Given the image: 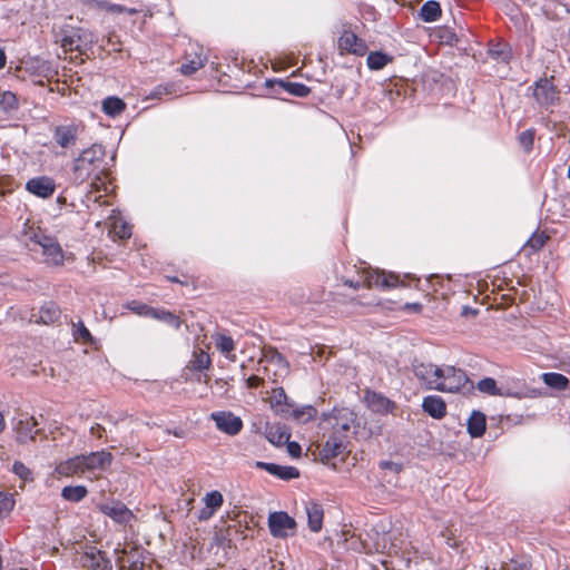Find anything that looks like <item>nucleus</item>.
<instances>
[{
  "label": "nucleus",
  "mask_w": 570,
  "mask_h": 570,
  "mask_svg": "<svg viewBox=\"0 0 570 570\" xmlns=\"http://www.w3.org/2000/svg\"><path fill=\"white\" fill-rule=\"evenodd\" d=\"M174 83H160L151 89L148 99H161L163 96L171 95L174 92Z\"/></svg>",
  "instance_id": "8fccbe9b"
},
{
  "label": "nucleus",
  "mask_w": 570,
  "mask_h": 570,
  "mask_svg": "<svg viewBox=\"0 0 570 570\" xmlns=\"http://www.w3.org/2000/svg\"><path fill=\"white\" fill-rule=\"evenodd\" d=\"M391 61L392 57L380 50L370 52L366 58V65L371 70H381Z\"/></svg>",
  "instance_id": "473e14b6"
},
{
  "label": "nucleus",
  "mask_w": 570,
  "mask_h": 570,
  "mask_svg": "<svg viewBox=\"0 0 570 570\" xmlns=\"http://www.w3.org/2000/svg\"><path fill=\"white\" fill-rule=\"evenodd\" d=\"M101 109L107 116L115 118L126 109V104L117 96H108L102 100Z\"/></svg>",
  "instance_id": "7c9ffc66"
},
{
  "label": "nucleus",
  "mask_w": 570,
  "mask_h": 570,
  "mask_svg": "<svg viewBox=\"0 0 570 570\" xmlns=\"http://www.w3.org/2000/svg\"><path fill=\"white\" fill-rule=\"evenodd\" d=\"M542 382L556 391H564L569 386V379L557 372H546L541 375Z\"/></svg>",
  "instance_id": "c756f323"
},
{
  "label": "nucleus",
  "mask_w": 570,
  "mask_h": 570,
  "mask_svg": "<svg viewBox=\"0 0 570 570\" xmlns=\"http://www.w3.org/2000/svg\"><path fill=\"white\" fill-rule=\"evenodd\" d=\"M24 188L38 198L48 199L55 194L57 185L53 178L42 175L28 179Z\"/></svg>",
  "instance_id": "f8f14e48"
},
{
  "label": "nucleus",
  "mask_w": 570,
  "mask_h": 570,
  "mask_svg": "<svg viewBox=\"0 0 570 570\" xmlns=\"http://www.w3.org/2000/svg\"><path fill=\"white\" fill-rule=\"evenodd\" d=\"M88 494V489L86 485L78 484V485H66L61 490V498L65 501L71 502V503H78L82 501Z\"/></svg>",
  "instance_id": "2f4dec72"
},
{
  "label": "nucleus",
  "mask_w": 570,
  "mask_h": 570,
  "mask_svg": "<svg viewBox=\"0 0 570 570\" xmlns=\"http://www.w3.org/2000/svg\"><path fill=\"white\" fill-rule=\"evenodd\" d=\"M267 438L271 443L275 445H283L289 440L291 433L286 426L277 425L275 428H271Z\"/></svg>",
  "instance_id": "e433bc0d"
},
{
  "label": "nucleus",
  "mask_w": 570,
  "mask_h": 570,
  "mask_svg": "<svg viewBox=\"0 0 570 570\" xmlns=\"http://www.w3.org/2000/svg\"><path fill=\"white\" fill-rule=\"evenodd\" d=\"M150 318L164 322L176 330H178L181 325L179 316L165 308L154 307Z\"/></svg>",
  "instance_id": "72a5a7b5"
},
{
  "label": "nucleus",
  "mask_w": 570,
  "mask_h": 570,
  "mask_svg": "<svg viewBox=\"0 0 570 570\" xmlns=\"http://www.w3.org/2000/svg\"><path fill=\"white\" fill-rule=\"evenodd\" d=\"M82 455L86 471L106 470L112 463L114 456L106 450L94 451Z\"/></svg>",
  "instance_id": "a211bd4d"
},
{
  "label": "nucleus",
  "mask_w": 570,
  "mask_h": 570,
  "mask_svg": "<svg viewBox=\"0 0 570 570\" xmlns=\"http://www.w3.org/2000/svg\"><path fill=\"white\" fill-rule=\"evenodd\" d=\"M216 428L223 433L235 436L243 430V421L230 411H216L210 414Z\"/></svg>",
  "instance_id": "9d476101"
},
{
  "label": "nucleus",
  "mask_w": 570,
  "mask_h": 570,
  "mask_svg": "<svg viewBox=\"0 0 570 570\" xmlns=\"http://www.w3.org/2000/svg\"><path fill=\"white\" fill-rule=\"evenodd\" d=\"M321 421L330 422L333 430L332 433L343 435L346 439L352 428H360L356 412L346 406H334L331 411L323 412Z\"/></svg>",
  "instance_id": "7ed1b4c3"
},
{
  "label": "nucleus",
  "mask_w": 570,
  "mask_h": 570,
  "mask_svg": "<svg viewBox=\"0 0 570 570\" xmlns=\"http://www.w3.org/2000/svg\"><path fill=\"white\" fill-rule=\"evenodd\" d=\"M264 357L267 362L275 364L279 367L288 368L289 363L285 358V356L278 352L276 348H268L264 353Z\"/></svg>",
  "instance_id": "c03bdc74"
},
{
  "label": "nucleus",
  "mask_w": 570,
  "mask_h": 570,
  "mask_svg": "<svg viewBox=\"0 0 570 570\" xmlns=\"http://www.w3.org/2000/svg\"><path fill=\"white\" fill-rule=\"evenodd\" d=\"M37 421L33 417L19 420L17 424V441L20 444H26L29 441H33L38 430H36Z\"/></svg>",
  "instance_id": "393cba45"
},
{
  "label": "nucleus",
  "mask_w": 570,
  "mask_h": 570,
  "mask_svg": "<svg viewBox=\"0 0 570 570\" xmlns=\"http://www.w3.org/2000/svg\"><path fill=\"white\" fill-rule=\"evenodd\" d=\"M478 313H479V311L476 308H472V307H470L468 305H464L462 307V311H461V315L465 316V317H468V316H476Z\"/></svg>",
  "instance_id": "680f3d73"
},
{
  "label": "nucleus",
  "mask_w": 570,
  "mask_h": 570,
  "mask_svg": "<svg viewBox=\"0 0 570 570\" xmlns=\"http://www.w3.org/2000/svg\"><path fill=\"white\" fill-rule=\"evenodd\" d=\"M399 275L394 273L386 274L379 269H372L371 267L363 269L362 281L346 279L344 284L353 289H358L362 285L366 287H380L383 291H390L399 286Z\"/></svg>",
  "instance_id": "20e7f679"
},
{
  "label": "nucleus",
  "mask_w": 570,
  "mask_h": 570,
  "mask_svg": "<svg viewBox=\"0 0 570 570\" xmlns=\"http://www.w3.org/2000/svg\"><path fill=\"white\" fill-rule=\"evenodd\" d=\"M230 540L223 533L217 532L213 537V543L217 547H225L229 546Z\"/></svg>",
  "instance_id": "4d7b16f0"
},
{
  "label": "nucleus",
  "mask_w": 570,
  "mask_h": 570,
  "mask_svg": "<svg viewBox=\"0 0 570 570\" xmlns=\"http://www.w3.org/2000/svg\"><path fill=\"white\" fill-rule=\"evenodd\" d=\"M131 236L130 227H128L126 224L122 225L120 230V237L121 238H129Z\"/></svg>",
  "instance_id": "0e129e2a"
},
{
  "label": "nucleus",
  "mask_w": 570,
  "mask_h": 570,
  "mask_svg": "<svg viewBox=\"0 0 570 570\" xmlns=\"http://www.w3.org/2000/svg\"><path fill=\"white\" fill-rule=\"evenodd\" d=\"M268 529L272 537L285 539L296 531V520L286 511H273L267 518Z\"/></svg>",
  "instance_id": "6e6552de"
},
{
  "label": "nucleus",
  "mask_w": 570,
  "mask_h": 570,
  "mask_svg": "<svg viewBox=\"0 0 570 570\" xmlns=\"http://www.w3.org/2000/svg\"><path fill=\"white\" fill-rule=\"evenodd\" d=\"M412 367L414 376L425 390H435L442 373L441 366L432 363H415Z\"/></svg>",
  "instance_id": "9b49d317"
},
{
  "label": "nucleus",
  "mask_w": 570,
  "mask_h": 570,
  "mask_svg": "<svg viewBox=\"0 0 570 570\" xmlns=\"http://www.w3.org/2000/svg\"><path fill=\"white\" fill-rule=\"evenodd\" d=\"M216 512L205 505L198 513V520L199 521H207L209 520Z\"/></svg>",
  "instance_id": "bf43d9fd"
},
{
  "label": "nucleus",
  "mask_w": 570,
  "mask_h": 570,
  "mask_svg": "<svg viewBox=\"0 0 570 570\" xmlns=\"http://www.w3.org/2000/svg\"><path fill=\"white\" fill-rule=\"evenodd\" d=\"M245 383L248 389H255L261 383V379L257 375H250L245 379Z\"/></svg>",
  "instance_id": "052dcab7"
},
{
  "label": "nucleus",
  "mask_w": 570,
  "mask_h": 570,
  "mask_svg": "<svg viewBox=\"0 0 570 570\" xmlns=\"http://www.w3.org/2000/svg\"><path fill=\"white\" fill-rule=\"evenodd\" d=\"M488 55L500 63H509L513 52L511 46L502 40H491L488 45Z\"/></svg>",
  "instance_id": "5701e85b"
},
{
  "label": "nucleus",
  "mask_w": 570,
  "mask_h": 570,
  "mask_svg": "<svg viewBox=\"0 0 570 570\" xmlns=\"http://www.w3.org/2000/svg\"><path fill=\"white\" fill-rule=\"evenodd\" d=\"M125 307L138 316L150 317L154 307L139 301L127 302Z\"/></svg>",
  "instance_id": "79ce46f5"
},
{
  "label": "nucleus",
  "mask_w": 570,
  "mask_h": 570,
  "mask_svg": "<svg viewBox=\"0 0 570 570\" xmlns=\"http://www.w3.org/2000/svg\"><path fill=\"white\" fill-rule=\"evenodd\" d=\"M83 558L91 570H112V563L107 553L96 547H89Z\"/></svg>",
  "instance_id": "412c9836"
},
{
  "label": "nucleus",
  "mask_w": 570,
  "mask_h": 570,
  "mask_svg": "<svg viewBox=\"0 0 570 570\" xmlns=\"http://www.w3.org/2000/svg\"><path fill=\"white\" fill-rule=\"evenodd\" d=\"M99 511L119 524H127L134 518L132 511L119 500L112 501L110 504H100Z\"/></svg>",
  "instance_id": "ddd939ff"
},
{
  "label": "nucleus",
  "mask_w": 570,
  "mask_h": 570,
  "mask_svg": "<svg viewBox=\"0 0 570 570\" xmlns=\"http://www.w3.org/2000/svg\"><path fill=\"white\" fill-rule=\"evenodd\" d=\"M272 404L274 406H279V412L282 415L287 416L289 409L294 406V401L288 399L283 387H277L274 390Z\"/></svg>",
  "instance_id": "f704fd0d"
},
{
  "label": "nucleus",
  "mask_w": 570,
  "mask_h": 570,
  "mask_svg": "<svg viewBox=\"0 0 570 570\" xmlns=\"http://www.w3.org/2000/svg\"><path fill=\"white\" fill-rule=\"evenodd\" d=\"M348 441L343 435L331 433L328 439L323 444L320 455L321 461L326 462L328 460L337 458L347 448Z\"/></svg>",
  "instance_id": "dca6fc26"
},
{
  "label": "nucleus",
  "mask_w": 570,
  "mask_h": 570,
  "mask_svg": "<svg viewBox=\"0 0 570 570\" xmlns=\"http://www.w3.org/2000/svg\"><path fill=\"white\" fill-rule=\"evenodd\" d=\"M553 77L550 79L547 77L539 78L533 83L532 96L535 102L544 109L552 107L559 101V91L552 82Z\"/></svg>",
  "instance_id": "1a4fd4ad"
},
{
  "label": "nucleus",
  "mask_w": 570,
  "mask_h": 570,
  "mask_svg": "<svg viewBox=\"0 0 570 570\" xmlns=\"http://www.w3.org/2000/svg\"><path fill=\"white\" fill-rule=\"evenodd\" d=\"M499 396H512V397H520V394L519 393H514V392H511L509 389L504 390L503 389V393L500 394Z\"/></svg>",
  "instance_id": "338daca9"
},
{
  "label": "nucleus",
  "mask_w": 570,
  "mask_h": 570,
  "mask_svg": "<svg viewBox=\"0 0 570 570\" xmlns=\"http://www.w3.org/2000/svg\"><path fill=\"white\" fill-rule=\"evenodd\" d=\"M534 135H535V130L533 128H529L524 131H522L519 137H518V140H519V144L520 146L527 151L529 153L530 150H532L533 148V144H534Z\"/></svg>",
  "instance_id": "09e8293b"
},
{
  "label": "nucleus",
  "mask_w": 570,
  "mask_h": 570,
  "mask_svg": "<svg viewBox=\"0 0 570 570\" xmlns=\"http://www.w3.org/2000/svg\"><path fill=\"white\" fill-rule=\"evenodd\" d=\"M57 472L61 475L71 476L75 474H80L86 472V468L82 462V455H75L69 458L65 462H61L57 466Z\"/></svg>",
  "instance_id": "a878e982"
},
{
  "label": "nucleus",
  "mask_w": 570,
  "mask_h": 570,
  "mask_svg": "<svg viewBox=\"0 0 570 570\" xmlns=\"http://www.w3.org/2000/svg\"><path fill=\"white\" fill-rule=\"evenodd\" d=\"M86 4L109 12L110 2L107 0H85Z\"/></svg>",
  "instance_id": "6e6d98bb"
},
{
  "label": "nucleus",
  "mask_w": 570,
  "mask_h": 570,
  "mask_svg": "<svg viewBox=\"0 0 570 570\" xmlns=\"http://www.w3.org/2000/svg\"><path fill=\"white\" fill-rule=\"evenodd\" d=\"M364 400L367 407L377 414L392 413L395 409V403L380 392L367 390Z\"/></svg>",
  "instance_id": "f3484780"
},
{
  "label": "nucleus",
  "mask_w": 570,
  "mask_h": 570,
  "mask_svg": "<svg viewBox=\"0 0 570 570\" xmlns=\"http://www.w3.org/2000/svg\"><path fill=\"white\" fill-rule=\"evenodd\" d=\"M379 465L383 470H392L394 472H400L402 468L401 464L387 460L381 461Z\"/></svg>",
  "instance_id": "13d9d810"
},
{
  "label": "nucleus",
  "mask_w": 570,
  "mask_h": 570,
  "mask_svg": "<svg viewBox=\"0 0 570 570\" xmlns=\"http://www.w3.org/2000/svg\"><path fill=\"white\" fill-rule=\"evenodd\" d=\"M206 61V58H203L202 56H197L196 58L189 60L186 63H183L180 66V72L184 76H191L196 71H198L200 68L204 67Z\"/></svg>",
  "instance_id": "37998d69"
},
{
  "label": "nucleus",
  "mask_w": 570,
  "mask_h": 570,
  "mask_svg": "<svg viewBox=\"0 0 570 570\" xmlns=\"http://www.w3.org/2000/svg\"><path fill=\"white\" fill-rule=\"evenodd\" d=\"M203 500L205 505H207L215 512H217L224 503V497L218 490L207 492Z\"/></svg>",
  "instance_id": "a19ab883"
},
{
  "label": "nucleus",
  "mask_w": 570,
  "mask_h": 570,
  "mask_svg": "<svg viewBox=\"0 0 570 570\" xmlns=\"http://www.w3.org/2000/svg\"><path fill=\"white\" fill-rule=\"evenodd\" d=\"M318 414L317 409L312 404H305L302 406H293L289 409V413H287V416H291L293 420H295L298 423H308L316 419Z\"/></svg>",
  "instance_id": "bb28decb"
},
{
  "label": "nucleus",
  "mask_w": 570,
  "mask_h": 570,
  "mask_svg": "<svg viewBox=\"0 0 570 570\" xmlns=\"http://www.w3.org/2000/svg\"><path fill=\"white\" fill-rule=\"evenodd\" d=\"M405 308L406 309H411L415 313H420L422 311V304L421 303H417V302H414V303H406L405 304Z\"/></svg>",
  "instance_id": "e2e57ef3"
},
{
  "label": "nucleus",
  "mask_w": 570,
  "mask_h": 570,
  "mask_svg": "<svg viewBox=\"0 0 570 570\" xmlns=\"http://www.w3.org/2000/svg\"><path fill=\"white\" fill-rule=\"evenodd\" d=\"M439 385L435 391L455 393L463 389L469 382L465 371L452 365L441 366Z\"/></svg>",
  "instance_id": "0eeeda50"
},
{
  "label": "nucleus",
  "mask_w": 570,
  "mask_h": 570,
  "mask_svg": "<svg viewBox=\"0 0 570 570\" xmlns=\"http://www.w3.org/2000/svg\"><path fill=\"white\" fill-rule=\"evenodd\" d=\"M61 316L59 305L52 301L43 303L39 308V320L42 324L49 325L58 322Z\"/></svg>",
  "instance_id": "cd10ccee"
},
{
  "label": "nucleus",
  "mask_w": 570,
  "mask_h": 570,
  "mask_svg": "<svg viewBox=\"0 0 570 570\" xmlns=\"http://www.w3.org/2000/svg\"><path fill=\"white\" fill-rule=\"evenodd\" d=\"M106 150L101 144L85 148L72 160V181L81 185L88 180H99L105 167Z\"/></svg>",
  "instance_id": "f257e3e1"
},
{
  "label": "nucleus",
  "mask_w": 570,
  "mask_h": 570,
  "mask_svg": "<svg viewBox=\"0 0 570 570\" xmlns=\"http://www.w3.org/2000/svg\"><path fill=\"white\" fill-rule=\"evenodd\" d=\"M338 48L358 57H363L368 50L366 42L351 30L343 31L338 38Z\"/></svg>",
  "instance_id": "2eb2a0df"
},
{
  "label": "nucleus",
  "mask_w": 570,
  "mask_h": 570,
  "mask_svg": "<svg viewBox=\"0 0 570 570\" xmlns=\"http://www.w3.org/2000/svg\"><path fill=\"white\" fill-rule=\"evenodd\" d=\"M478 390L491 396H498L503 393V389L499 387L493 377H483L478 382Z\"/></svg>",
  "instance_id": "58836bf2"
},
{
  "label": "nucleus",
  "mask_w": 570,
  "mask_h": 570,
  "mask_svg": "<svg viewBox=\"0 0 570 570\" xmlns=\"http://www.w3.org/2000/svg\"><path fill=\"white\" fill-rule=\"evenodd\" d=\"M285 444L287 448V452L292 458H294V459L301 458L302 446L298 442L288 440Z\"/></svg>",
  "instance_id": "5fc2aeb1"
},
{
  "label": "nucleus",
  "mask_w": 570,
  "mask_h": 570,
  "mask_svg": "<svg viewBox=\"0 0 570 570\" xmlns=\"http://www.w3.org/2000/svg\"><path fill=\"white\" fill-rule=\"evenodd\" d=\"M12 494L0 492V519L7 517L14 508Z\"/></svg>",
  "instance_id": "de8ad7c7"
},
{
  "label": "nucleus",
  "mask_w": 570,
  "mask_h": 570,
  "mask_svg": "<svg viewBox=\"0 0 570 570\" xmlns=\"http://www.w3.org/2000/svg\"><path fill=\"white\" fill-rule=\"evenodd\" d=\"M60 43L66 51L85 52L98 41V36L89 29L65 24L60 31Z\"/></svg>",
  "instance_id": "f03ea898"
},
{
  "label": "nucleus",
  "mask_w": 570,
  "mask_h": 570,
  "mask_svg": "<svg viewBox=\"0 0 570 570\" xmlns=\"http://www.w3.org/2000/svg\"><path fill=\"white\" fill-rule=\"evenodd\" d=\"M6 423L2 413L0 412V433L4 430Z\"/></svg>",
  "instance_id": "774afa93"
},
{
  "label": "nucleus",
  "mask_w": 570,
  "mask_h": 570,
  "mask_svg": "<svg viewBox=\"0 0 570 570\" xmlns=\"http://www.w3.org/2000/svg\"><path fill=\"white\" fill-rule=\"evenodd\" d=\"M422 410L434 420H442L446 415V403L436 394H430L423 397Z\"/></svg>",
  "instance_id": "aec40b11"
},
{
  "label": "nucleus",
  "mask_w": 570,
  "mask_h": 570,
  "mask_svg": "<svg viewBox=\"0 0 570 570\" xmlns=\"http://www.w3.org/2000/svg\"><path fill=\"white\" fill-rule=\"evenodd\" d=\"M487 430V416L479 410H473L466 422V431L472 439L484 435Z\"/></svg>",
  "instance_id": "b1692460"
},
{
  "label": "nucleus",
  "mask_w": 570,
  "mask_h": 570,
  "mask_svg": "<svg viewBox=\"0 0 570 570\" xmlns=\"http://www.w3.org/2000/svg\"><path fill=\"white\" fill-rule=\"evenodd\" d=\"M210 365V356L203 350L195 352L193 358L189 361V368L197 372L208 370Z\"/></svg>",
  "instance_id": "c9c22d12"
},
{
  "label": "nucleus",
  "mask_w": 570,
  "mask_h": 570,
  "mask_svg": "<svg viewBox=\"0 0 570 570\" xmlns=\"http://www.w3.org/2000/svg\"><path fill=\"white\" fill-rule=\"evenodd\" d=\"M72 335L76 341H81L86 344L92 345L96 342L95 337L81 320L73 324Z\"/></svg>",
  "instance_id": "4c0bfd02"
},
{
  "label": "nucleus",
  "mask_w": 570,
  "mask_h": 570,
  "mask_svg": "<svg viewBox=\"0 0 570 570\" xmlns=\"http://www.w3.org/2000/svg\"><path fill=\"white\" fill-rule=\"evenodd\" d=\"M109 12L111 13H128L130 16L137 14L138 10L135 8H127L122 4L110 2Z\"/></svg>",
  "instance_id": "864d4df0"
},
{
  "label": "nucleus",
  "mask_w": 570,
  "mask_h": 570,
  "mask_svg": "<svg viewBox=\"0 0 570 570\" xmlns=\"http://www.w3.org/2000/svg\"><path fill=\"white\" fill-rule=\"evenodd\" d=\"M215 344L217 350L220 351V353L227 355L235 348V343L232 336L225 335V334H218L215 338Z\"/></svg>",
  "instance_id": "49530a36"
},
{
  "label": "nucleus",
  "mask_w": 570,
  "mask_h": 570,
  "mask_svg": "<svg viewBox=\"0 0 570 570\" xmlns=\"http://www.w3.org/2000/svg\"><path fill=\"white\" fill-rule=\"evenodd\" d=\"M11 471L22 481L32 482L33 473L32 471L21 461H14L11 468Z\"/></svg>",
  "instance_id": "a18cd8bd"
},
{
  "label": "nucleus",
  "mask_w": 570,
  "mask_h": 570,
  "mask_svg": "<svg viewBox=\"0 0 570 570\" xmlns=\"http://www.w3.org/2000/svg\"><path fill=\"white\" fill-rule=\"evenodd\" d=\"M442 14V9L436 0H428L419 11V18L424 22H434Z\"/></svg>",
  "instance_id": "c85d7f7f"
},
{
  "label": "nucleus",
  "mask_w": 570,
  "mask_h": 570,
  "mask_svg": "<svg viewBox=\"0 0 570 570\" xmlns=\"http://www.w3.org/2000/svg\"><path fill=\"white\" fill-rule=\"evenodd\" d=\"M29 239L42 248L45 263L48 266H62L65 263V252L57 238L42 233L32 234Z\"/></svg>",
  "instance_id": "39448f33"
},
{
  "label": "nucleus",
  "mask_w": 570,
  "mask_h": 570,
  "mask_svg": "<svg viewBox=\"0 0 570 570\" xmlns=\"http://www.w3.org/2000/svg\"><path fill=\"white\" fill-rule=\"evenodd\" d=\"M255 468L264 470L271 475L283 481H291L297 479L299 478L301 474L299 470L296 466L281 465L274 462L256 461Z\"/></svg>",
  "instance_id": "4468645a"
},
{
  "label": "nucleus",
  "mask_w": 570,
  "mask_h": 570,
  "mask_svg": "<svg viewBox=\"0 0 570 570\" xmlns=\"http://www.w3.org/2000/svg\"><path fill=\"white\" fill-rule=\"evenodd\" d=\"M548 237L544 235V234H533L525 243V245L530 248H532L533 252H537V250H540L546 242H547Z\"/></svg>",
  "instance_id": "603ef678"
},
{
  "label": "nucleus",
  "mask_w": 570,
  "mask_h": 570,
  "mask_svg": "<svg viewBox=\"0 0 570 570\" xmlns=\"http://www.w3.org/2000/svg\"><path fill=\"white\" fill-rule=\"evenodd\" d=\"M83 131L80 121H69L55 126L51 130L53 142L65 150L77 145L78 136Z\"/></svg>",
  "instance_id": "423d86ee"
},
{
  "label": "nucleus",
  "mask_w": 570,
  "mask_h": 570,
  "mask_svg": "<svg viewBox=\"0 0 570 570\" xmlns=\"http://www.w3.org/2000/svg\"><path fill=\"white\" fill-rule=\"evenodd\" d=\"M7 65V55L3 48L0 47V70Z\"/></svg>",
  "instance_id": "69168bd1"
},
{
  "label": "nucleus",
  "mask_w": 570,
  "mask_h": 570,
  "mask_svg": "<svg viewBox=\"0 0 570 570\" xmlns=\"http://www.w3.org/2000/svg\"><path fill=\"white\" fill-rule=\"evenodd\" d=\"M266 88L278 87L289 95L298 98H305L311 92V89L303 82L288 81L283 79H267L265 81Z\"/></svg>",
  "instance_id": "6ab92c4d"
},
{
  "label": "nucleus",
  "mask_w": 570,
  "mask_h": 570,
  "mask_svg": "<svg viewBox=\"0 0 570 570\" xmlns=\"http://www.w3.org/2000/svg\"><path fill=\"white\" fill-rule=\"evenodd\" d=\"M305 511H306V515H307L308 529L314 533L320 532L323 528V519H324L323 505L315 500H308L305 503Z\"/></svg>",
  "instance_id": "4be33fe9"
},
{
  "label": "nucleus",
  "mask_w": 570,
  "mask_h": 570,
  "mask_svg": "<svg viewBox=\"0 0 570 570\" xmlns=\"http://www.w3.org/2000/svg\"><path fill=\"white\" fill-rule=\"evenodd\" d=\"M0 104L6 110H14L19 106L16 94L9 90L1 95Z\"/></svg>",
  "instance_id": "3c124183"
},
{
  "label": "nucleus",
  "mask_w": 570,
  "mask_h": 570,
  "mask_svg": "<svg viewBox=\"0 0 570 570\" xmlns=\"http://www.w3.org/2000/svg\"><path fill=\"white\" fill-rule=\"evenodd\" d=\"M436 37L439 38L441 43L448 46H454L459 42V37L455 31L448 26L440 27L436 31Z\"/></svg>",
  "instance_id": "ea45409f"
}]
</instances>
